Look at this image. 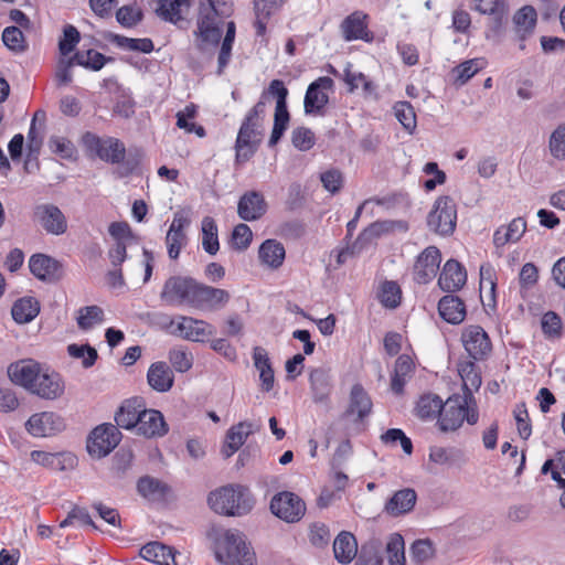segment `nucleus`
<instances>
[{"label": "nucleus", "instance_id": "1", "mask_svg": "<svg viewBox=\"0 0 565 565\" xmlns=\"http://www.w3.org/2000/svg\"><path fill=\"white\" fill-rule=\"evenodd\" d=\"M209 537L214 543L216 559L224 565H254L255 553L247 546L244 535L236 530L212 527Z\"/></svg>", "mask_w": 565, "mask_h": 565}, {"label": "nucleus", "instance_id": "2", "mask_svg": "<svg viewBox=\"0 0 565 565\" xmlns=\"http://www.w3.org/2000/svg\"><path fill=\"white\" fill-rule=\"evenodd\" d=\"M231 12L228 0H206L200 4L196 20L198 47L205 50L207 46H216L222 38L223 17Z\"/></svg>", "mask_w": 565, "mask_h": 565}, {"label": "nucleus", "instance_id": "3", "mask_svg": "<svg viewBox=\"0 0 565 565\" xmlns=\"http://www.w3.org/2000/svg\"><path fill=\"white\" fill-rule=\"evenodd\" d=\"M210 508L223 515L241 516L247 514L254 507L249 489L242 484H228L209 494Z\"/></svg>", "mask_w": 565, "mask_h": 565}, {"label": "nucleus", "instance_id": "4", "mask_svg": "<svg viewBox=\"0 0 565 565\" xmlns=\"http://www.w3.org/2000/svg\"><path fill=\"white\" fill-rule=\"evenodd\" d=\"M264 117L260 106H253L247 111L235 141L236 162L248 161L257 151L263 137Z\"/></svg>", "mask_w": 565, "mask_h": 565}, {"label": "nucleus", "instance_id": "5", "mask_svg": "<svg viewBox=\"0 0 565 565\" xmlns=\"http://www.w3.org/2000/svg\"><path fill=\"white\" fill-rule=\"evenodd\" d=\"M478 418L479 413L475 396L470 393L462 396L455 395L444 403L438 426L441 431H454L462 425L465 419L468 424L475 425Z\"/></svg>", "mask_w": 565, "mask_h": 565}, {"label": "nucleus", "instance_id": "6", "mask_svg": "<svg viewBox=\"0 0 565 565\" xmlns=\"http://www.w3.org/2000/svg\"><path fill=\"white\" fill-rule=\"evenodd\" d=\"M82 142L90 156L111 164H119L124 161L126 147L122 141L115 137H99L87 131L82 137Z\"/></svg>", "mask_w": 565, "mask_h": 565}, {"label": "nucleus", "instance_id": "7", "mask_svg": "<svg viewBox=\"0 0 565 565\" xmlns=\"http://www.w3.org/2000/svg\"><path fill=\"white\" fill-rule=\"evenodd\" d=\"M456 224L457 207L454 199L448 195L439 196L427 215L429 230L440 236H449L454 233Z\"/></svg>", "mask_w": 565, "mask_h": 565}, {"label": "nucleus", "instance_id": "8", "mask_svg": "<svg viewBox=\"0 0 565 565\" xmlns=\"http://www.w3.org/2000/svg\"><path fill=\"white\" fill-rule=\"evenodd\" d=\"M196 279L190 276L175 275L169 277L160 292L161 301L171 307L189 306L192 301L196 286Z\"/></svg>", "mask_w": 565, "mask_h": 565}, {"label": "nucleus", "instance_id": "9", "mask_svg": "<svg viewBox=\"0 0 565 565\" xmlns=\"http://www.w3.org/2000/svg\"><path fill=\"white\" fill-rule=\"evenodd\" d=\"M121 433L113 424H102L93 429L87 439V451L95 458L109 455L120 443Z\"/></svg>", "mask_w": 565, "mask_h": 565}, {"label": "nucleus", "instance_id": "10", "mask_svg": "<svg viewBox=\"0 0 565 565\" xmlns=\"http://www.w3.org/2000/svg\"><path fill=\"white\" fill-rule=\"evenodd\" d=\"M269 508L274 515L287 523L300 521L306 513L305 501L290 491L276 493L270 500Z\"/></svg>", "mask_w": 565, "mask_h": 565}, {"label": "nucleus", "instance_id": "11", "mask_svg": "<svg viewBox=\"0 0 565 565\" xmlns=\"http://www.w3.org/2000/svg\"><path fill=\"white\" fill-rule=\"evenodd\" d=\"M32 218L47 234L58 236L67 231V220L61 209L55 204H36L33 207Z\"/></svg>", "mask_w": 565, "mask_h": 565}, {"label": "nucleus", "instance_id": "12", "mask_svg": "<svg viewBox=\"0 0 565 565\" xmlns=\"http://www.w3.org/2000/svg\"><path fill=\"white\" fill-rule=\"evenodd\" d=\"M193 296L191 308L209 311L224 308L231 299V295L227 290L212 287L200 281H196Z\"/></svg>", "mask_w": 565, "mask_h": 565}, {"label": "nucleus", "instance_id": "13", "mask_svg": "<svg viewBox=\"0 0 565 565\" xmlns=\"http://www.w3.org/2000/svg\"><path fill=\"white\" fill-rule=\"evenodd\" d=\"M461 341L469 356L476 361L484 360L492 350V343L480 326H468L462 330Z\"/></svg>", "mask_w": 565, "mask_h": 565}, {"label": "nucleus", "instance_id": "14", "mask_svg": "<svg viewBox=\"0 0 565 565\" xmlns=\"http://www.w3.org/2000/svg\"><path fill=\"white\" fill-rule=\"evenodd\" d=\"M441 262L440 250L436 246L426 247L416 258L414 264V280L425 285L431 281Z\"/></svg>", "mask_w": 565, "mask_h": 565}, {"label": "nucleus", "instance_id": "15", "mask_svg": "<svg viewBox=\"0 0 565 565\" xmlns=\"http://www.w3.org/2000/svg\"><path fill=\"white\" fill-rule=\"evenodd\" d=\"M332 86L333 79L328 76L319 77L308 86L303 100L305 113L307 115H321L323 113L329 102L326 90L331 89Z\"/></svg>", "mask_w": 565, "mask_h": 565}, {"label": "nucleus", "instance_id": "16", "mask_svg": "<svg viewBox=\"0 0 565 565\" xmlns=\"http://www.w3.org/2000/svg\"><path fill=\"white\" fill-rule=\"evenodd\" d=\"M25 427L34 437H47L63 430L65 424L60 415L53 412H43L32 415Z\"/></svg>", "mask_w": 565, "mask_h": 565}, {"label": "nucleus", "instance_id": "17", "mask_svg": "<svg viewBox=\"0 0 565 565\" xmlns=\"http://www.w3.org/2000/svg\"><path fill=\"white\" fill-rule=\"evenodd\" d=\"M136 433L146 438H158L164 436L169 431L168 424L161 412L157 409H148L146 405L142 407Z\"/></svg>", "mask_w": 565, "mask_h": 565}, {"label": "nucleus", "instance_id": "18", "mask_svg": "<svg viewBox=\"0 0 565 565\" xmlns=\"http://www.w3.org/2000/svg\"><path fill=\"white\" fill-rule=\"evenodd\" d=\"M44 367L34 360H21L10 364L8 367V375L10 380L26 388L29 392L32 390V385L39 380Z\"/></svg>", "mask_w": 565, "mask_h": 565}, {"label": "nucleus", "instance_id": "19", "mask_svg": "<svg viewBox=\"0 0 565 565\" xmlns=\"http://www.w3.org/2000/svg\"><path fill=\"white\" fill-rule=\"evenodd\" d=\"M369 15L363 11H354L349 14L341 23L340 29L345 41L363 40L372 42L374 34L367 28Z\"/></svg>", "mask_w": 565, "mask_h": 565}, {"label": "nucleus", "instance_id": "20", "mask_svg": "<svg viewBox=\"0 0 565 565\" xmlns=\"http://www.w3.org/2000/svg\"><path fill=\"white\" fill-rule=\"evenodd\" d=\"M31 459L35 463L55 471H70L75 469L78 463L77 457L71 451L46 452L33 450Z\"/></svg>", "mask_w": 565, "mask_h": 565}, {"label": "nucleus", "instance_id": "21", "mask_svg": "<svg viewBox=\"0 0 565 565\" xmlns=\"http://www.w3.org/2000/svg\"><path fill=\"white\" fill-rule=\"evenodd\" d=\"M373 403L364 387L356 383L351 387L349 404L344 417H354V422H363L372 413Z\"/></svg>", "mask_w": 565, "mask_h": 565}, {"label": "nucleus", "instance_id": "22", "mask_svg": "<svg viewBox=\"0 0 565 565\" xmlns=\"http://www.w3.org/2000/svg\"><path fill=\"white\" fill-rule=\"evenodd\" d=\"M30 271L40 280L55 282L62 277V266L53 257L45 254H34L29 260Z\"/></svg>", "mask_w": 565, "mask_h": 565}, {"label": "nucleus", "instance_id": "23", "mask_svg": "<svg viewBox=\"0 0 565 565\" xmlns=\"http://www.w3.org/2000/svg\"><path fill=\"white\" fill-rule=\"evenodd\" d=\"M30 391L44 399H56L64 393V382L61 375L49 369H44L39 380L32 385Z\"/></svg>", "mask_w": 565, "mask_h": 565}, {"label": "nucleus", "instance_id": "24", "mask_svg": "<svg viewBox=\"0 0 565 565\" xmlns=\"http://www.w3.org/2000/svg\"><path fill=\"white\" fill-rule=\"evenodd\" d=\"M467 281L465 267L456 259H448L439 275L438 285L446 292H455L461 289Z\"/></svg>", "mask_w": 565, "mask_h": 565}, {"label": "nucleus", "instance_id": "25", "mask_svg": "<svg viewBox=\"0 0 565 565\" xmlns=\"http://www.w3.org/2000/svg\"><path fill=\"white\" fill-rule=\"evenodd\" d=\"M177 331L183 339L193 342L204 341L205 338L215 333V329L212 324L192 317H180Z\"/></svg>", "mask_w": 565, "mask_h": 565}, {"label": "nucleus", "instance_id": "26", "mask_svg": "<svg viewBox=\"0 0 565 565\" xmlns=\"http://www.w3.org/2000/svg\"><path fill=\"white\" fill-rule=\"evenodd\" d=\"M267 210L263 194L257 191L244 193L237 204L238 216L247 222L260 218Z\"/></svg>", "mask_w": 565, "mask_h": 565}, {"label": "nucleus", "instance_id": "27", "mask_svg": "<svg viewBox=\"0 0 565 565\" xmlns=\"http://www.w3.org/2000/svg\"><path fill=\"white\" fill-rule=\"evenodd\" d=\"M309 383L312 401L317 404L328 403L333 390L330 371L323 367L313 369L309 374Z\"/></svg>", "mask_w": 565, "mask_h": 565}, {"label": "nucleus", "instance_id": "28", "mask_svg": "<svg viewBox=\"0 0 565 565\" xmlns=\"http://www.w3.org/2000/svg\"><path fill=\"white\" fill-rule=\"evenodd\" d=\"M145 402L140 397L126 399L115 414V422L124 429H135Z\"/></svg>", "mask_w": 565, "mask_h": 565}, {"label": "nucleus", "instance_id": "29", "mask_svg": "<svg viewBox=\"0 0 565 565\" xmlns=\"http://www.w3.org/2000/svg\"><path fill=\"white\" fill-rule=\"evenodd\" d=\"M254 425L249 422H241L232 426L226 433V439L222 447V455L225 458L233 456L253 433Z\"/></svg>", "mask_w": 565, "mask_h": 565}, {"label": "nucleus", "instance_id": "30", "mask_svg": "<svg viewBox=\"0 0 565 565\" xmlns=\"http://www.w3.org/2000/svg\"><path fill=\"white\" fill-rule=\"evenodd\" d=\"M147 380L150 387L159 393L171 390L174 383V375L166 362H154L150 365Z\"/></svg>", "mask_w": 565, "mask_h": 565}, {"label": "nucleus", "instance_id": "31", "mask_svg": "<svg viewBox=\"0 0 565 565\" xmlns=\"http://www.w3.org/2000/svg\"><path fill=\"white\" fill-rule=\"evenodd\" d=\"M417 494L414 489L405 488L396 491L385 503L384 512L391 516H399L412 511L416 504Z\"/></svg>", "mask_w": 565, "mask_h": 565}, {"label": "nucleus", "instance_id": "32", "mask_svg": "<svg viewBox=\"0 0 565 565\" xmlns=\"http://www.w3.org/2000/svg\"><path fill=\"white\" fill-rule=\"evenodd\" d=\"M253 362L254 366L259 372L260 390L263 392H270L274 388L275 375L266 349L263 347H255L253 349Z\"/></svg>", "mask_w": 565, "mask_h": 565}, {"label": "nucleus", "instance_id": "33", "mask_svg": "<svg viewBox=\"0 0 565 565\" xmlns=\"http://www.w3.org/2000/svg\"><path fill=\"white\" fill-rule=\"evenodd\" d=\"M440 317L452 324H459L465 320L466 306L463 301L454 295L444 296L438 302Z\"/></svg>", "mask_w": 565, "mask_h": 565}, {"label": "nucleus", "instance_id": "34", "mask_svg": "<svg viewBox=\"0 0 565 565\" xmlns=\"http://www.w3.org/2000/svg\"><path fill=\"white\" fill-rule=\"evenodd\" d=\"M140 556L158 565H177L170 546L160 542H150L140 548Z\"/></svg>", "mask_w": 565, "mask_h": 565}, {"label": "nucleus", "instance_id": "35", "mask_svg": "<svg viewBox=\"0 0 565 565\" xmlns=\"http://www.w3.org/2000/svg\"><path fill=\"white\" fill-rule=\"evenodd\" d=\"M335 559L341 564L350 563L358 553L355 536L350 532H341L333 542Z\"/></svg>", "mask_w": 565, "mask_h": 565}, {"label": "nucleus", "instance_id": "36", "mask_svg": "<svg viewBox=\"0 0 565 565\" xmlns=\"http://www.w3.org/2000/svg\"><path fill=\"white\" fill-rule=\"evenodd\" d=\"M414 371V363L411 356L399 355L395 361L394 372L391 380V390L394 394H402L407 379Z\"/></svg>", "mask_w": 565, "mask_h": 565}, {"label": "nucleus", "instance_id": "37", "mask_svg": "<svg viewBox=\"0 0 565 565\" xmlns=\"http://www.w3.org/2000/svg\"><path fill=\"white\" fill-rule=\"evenodd\" d=\"M288 88L281 79H273L268 87L260 94L259 100L254 106L262 107V114L266 113V105L270 98L276 100L275 107H281L287 105Z\"/></svg>", "mask_w": 565, "mask_h": 565}, {"label": "nucleus", "instance_id": "38", "mask_svg": "<svg viewBox=\"0 0 565 565\" xmlns=\"http://www.w3.org/2000/svg\"><path fill=\"white\" fill-rule=\"evenodd\" d=\"M40 312V303L33 297H23L18 299L11 309L12 318L18 323H28L32 321Z\"/></svg>", "mask_w": 565, "mask_h": 565}, {"label": "nucleus", "instance_id": "39", "mask_svg": "<svg viewBox=\"0 0 565 565\" xmlns=\"http://www.w3.org/2000/svg\"><path fill=\"white\" fill-rule=\"evenodd\" d=\"M169 488L166 483L150 476L141 477L137 482L138 493L149 501L162 500Z\"/></svg>", "mask_w": 565, "mask_h": 565}, {"label": "nucleus", "instance_id": "40", "mask_svg": "<svg viewBox=\"0 0 565 565\" xmlns=\"http://www.w3.org/2000/svg\"><path fill=\"white\" fill-rule=\"evenodd\" d=\"M536 11L531 6H524L513 17V22L516 26V32L521 41H525L535 28L536 24Z\"/></svg>", "mask_w": 565, "mask_h": 565}, {"label": "nucleus", "instance_id": "41", "mask_svg": "<svg viewBox=\"0 0 565 565\" xmlns=\"http://www.w3.org/2000/svg\"><path fill=\"white\" fill-rule=\"evenodd\" d=\"M183 8H189V2L185 0H159L156 12L164 21L179 24L184 21Z\"/></svg>", "mask_w": 565, "mask_h": 565}, {"label": "nucleus", "instance_id": "42", "mask_svg": "<svg viewBox=\"0 0 565 565\" xmlns=\"http://www.w3.org/2000/svg\"><path fill=\"white\" fill-rule=\"evenodd\" d=\"M258 254L262 263L271 268H278L285 259V248L275 239L265 241L260 245Z\"/></svg>", "mask_w": 565, "mask_h": 565}, {"label": "nucleus", "instance_id": "43", "mask_svg": "<svg viewBox=\"0 0 565 565\" xmlns=\"http://www.w3.org/2000/svg\"><path fill=\"white\" fill-rule=\"evenodd\" d=\"M475 10L481 14L492 15L494 29L501 28L503 19L508 14V7L503 0H475Z\"/></svg>", "mask_w": 565, "mask_h": 565}, {"label": "nucleus", "instance_id": "44", "mask_svg": "<svg viewBox=\"0 0 565 565\" xmlns=\"http://www.w3.org/2000/svg\"><path fill=\"white\" fill-rule=\"evenodd\" d=\"M458 372L462 380L463 395L468 393L473 395L482 383L478 366L473 361H466L459 364Z\"/></svg>", "mask_w": 565, "mask_h": 565}, {"label": "nucleus", "instance_id": "45", "mask_svg": "<svg viewBox=\"0 0 565 565\" xmlns=\"http://www.w3.org/2000/svg\"><path fill=\"white\" fill-rule=\"evenodd\" d=\"M202 246L210 255H215L220 249L217 225L211 216L202 220Z\"/></svg>", "mask_w": 565, "mask_h": 565}, {"label": "nucleus", "instance_id": "46", "mask_svg": "<svg viewBox=\"0 0 565 565\" xmlns=\"http://www.w3.org/2000/svg\"><path fill=\"white\" fill-rule=\"evenodd\" d=\"M290 121V114L288 111V106L275 107L274 113V125L271 135L268 141L269 147L276 146L280 139L282 138L285 131L288 128Z\"/></svg>", "mask_w": 565, "mask_h": 565}, {"label": "nucleus", "instance_id": "47", "mask_svg": "<svg viewBox=\"0 0 565 565\" xmlns=\"http://www.w3.org/2000/svg\"><path fill=\"white\" fill-rule=\"evenodd\" d=\"M2 42L14 54L24 53L29 45L19 26H7L2 32Z\"/></svg>", "mask_w": 565, "mask_h": 565}, {"label": "nucleus", "instance_id": "48", "mask_svg": "<svg viewBox=\"0 0 565 565\" xmlns=\"http://www.w3.org/2000/svg\"><path fill=\"white\" fill-rule=\"evenodd\" d=\"M443 406L444 402L439 396L433 394L424 395L417 403L416 414L422 419H430L437 414L440 416Z\"/></svg>", "mask_w": 565, "mask_h": 565}, {"label": "nucleus", "instance_id": "49", "mask_svg": "<svg viewBox=\"0 0 565 565\" xmlns=\"http://www.w3.org/2000/svg\"><path fill=\"white\" fill-rule=\"evenodd\" d=\"M484 65L486 62L483 58H472L462 62L452 68L455 83L459 85L466 84L470 78L475 76V74L482 70Z\"/></svg>", "mask_w": 565, "mask_h": 565}, {"label": "nucleus", "instance_id": "50", "mask_svg": "<svg viewBox=\"0 0 565 565\" xmlns=\"http://www.w3.org/2000/svg\"><path fill=\"white\" fill-rule=\"evenodd\" d=\"M541 329L548 340H559L563 337V321L554 311L545 312L541 318Z\"/></svg>", "mask_w": 565, "mask_h": 565}, {"label": "nucleus", "instance_id": "51", "mask_svg": "<svg viewBox=\"0 0 565 565\" xmlns=\"http://www.w3.org/2000/svg\"><path fill=\"white\" fill-rule=\"evenodd\" d=\"M73 61L76 62V65L83 66L87 70L99 71L104 67V65L109 61L104 54L95 51H78L73 55Z\"/></svg>", "mask_w": 565, "mask_h": 565}, {"label": "nucleus", "instance_id": "52", "mask_svg": "<svg viewBox=\"0 0 565 565\" xmlns=\"http://www.w3.org/2000/svg\"><path fill=\"white\" fill-rule=\"evenodd\" d=\"M76 321L81 330H89L104 321V310L96 305L82 307Z\"/></svg>", "mask_w": 565, "mask_h": 565}, {"label": "nucleus", "instance_id": "53", "mask_svg": "<svg viewBox=\"0 0 565 565\" xmlns=\"http://www.w3.org/2000/svg\"><path fill=\"white\" fill-rule=\"evenodd\" d=\"M386 553L391 565H405V543L401 534L393 533L390 535Z\"/></svg>", "mask_w": 565, "mask_h": 565}, {"label": "nucleus", "instance_id": "54", "mask_svg": "<svg viewBox=\"0 0 565 565\" xmlns=\"http://www.w3.org/2000/svg\"><path fill=\"white\" fill-rule=\"evenodd\" d=\"M113 43L118 47L127 51H137L142 53H150L153 51V42L150 39H132L124 35H114Z\"/></svg>", "mask_w": 565, "mask_h": 565}, {"label": "nucleus", "instance_id": "55", "mask_svg": "<svg viewBox=\"0 0 565 565\" xmlns=\"http://www.w3.org/2000/svg\"><path fill=\"white\" fill-rule=\"evenodd\" d=\"M395 117L409 134L416 129V114L408 102H398L394 106Z\"/></svg>", "mask_w": 565, "mask_h": 565}, {"label": "nucleus", "instance_id": "56", "mask_svg": "<svg viewBox=\"0 0 565 565\" xmlns=\"http://www.w3.org/2000/svg\"><path fill=\"white\" fill-rule=\"evenodd\" d=\"M402 299V291L397 282L395 281H385L382 285V290L380 295L381 303L385 308L395 309L399 306Z\"/></svg>", "mask_w": 565, "mask_h": 565}, {"label": "nucleus", "instance_id": "57", "mask_svg": "<svg viewBox=\"0 0 565 565\" xmlns=\"http://www.w3.org/2000/svg\"><path fill=\"white\" fill-rule=\"evenodd\" d=\"M143 18V13L136 4H127L116 12L117 22L125 28H132Z\"/></svg>", "mask_w": 565, "mask_h": 565}, {"label": "nucleus", "instance_id": "58", "mask_svg": "<svg viewBox=\"0 0 565 565\" xmlns=\"http://www.w3.org/2000/svg\"><path fill=\"white\" fill-rule=\"evenodd\" d=\"M461 455L459 449L435 446L430 448L429 460L440 466L451 465L456 462Z\"/></svg>", "mask_w": 565, "mask_h": 565}, {"label": "nucleus", "instance_id": "59", "mask_svg": "<svg viewBox=\"0 0 565 565\" xmlns=\"http://www.w3.org/2000/svg\"><path fill=\"white\" fill-rule=\"evenodd\" d=\"M169 361L177 372L184 373L193 365L192 353L182 349L173 348L169 351Z\"/></svg>", "mask_w": 565, "mask_h": 565}, {"label": "nucleus", "instance_id": "60", "mask_svg": "<svg viewBox=\"0 0 565 565\" xmlns=\"http://www.w3.org/2000/svg\"><path fill=\"white\" fill-rule=\"evenodd\" d=\"M67 352L72 358L82 359V364L85 369L93 366L98 356L97 351L88 344H70Z\"/></svg>", "mask_w": 565, "mask_h": 565}, {"label": "nucleus", "instance_id": "61", "mask_svg": "<svg viewBox=\"0 0 565 565\" xmlns=\"http://www.w3.org/2000/svg\"><path fill=\"white\" fill-rule=\"evenodd\" d=\"M381 439L384 444L395 446L398 441L402 446L403 451L406 455H411L413 452V444L411 438H408L405 433L399 428H391L387 429L382 436Z\"/></svg>", "mask_w": 565, "mask_h": 565}, {"label": "nucleus", "instance_id": "62", "mask_svg": "<svg viewBox=\"0 0 565 565\" xmlns=\"http://www.w3.org/2000/svg\"><path fill=\"white\" fill-rule=\"evenodd\" d=\"M315 134L307 127H298L292 130L291 142L300 151H307L315 146Z\"/></svg>", "mask_w": 565, "mask_h": 565}, {"label": "nucleus", "instance_id": "63", "mask_svg": "<svg viewBox=\"0 0 565 565\" xmlns=\"http://www.w3.org/2000/svg\"><path fill=\"white\" fill-rule=\"evenodd\" d=\"M81 40L78 30L71 24H67L63 30V38L58 42L60 53L64 56L72 53Z\"/></svg>", "mask_w": 565, "mask_h": 565}, {"label": "nucleus", "instance_id": "64", "mask_svg": "<svg viewBox=\"0 0 565 565\" xmlns=\"http://www.w3.org/2000/svg\"><path fill=\"white\" fill-rule=\"evenodd\" d=\"M551 154L558 160L565 159V124L559 125L550 137Z\"/></svg>", "mask_w": 565, "mask_h": 565}]
</instances>
